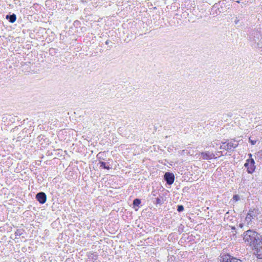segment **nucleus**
<instances>
[{"instance_id": "obj_23", "label": "nucleus", "mask_w": 262, "mask_h": 262, "mask_svg": "<svg viewBox=\"0 0 262 262\" xmlns=\"http://www.w3.org/2000/svg\"><path fill=\"white\" fill-rule=\"evenodd\" d=\"M12 141H13V142H15V143H16L15 144H14V143H12V145H13V146H18V145H18V144H19V141H17V140H15L14 139H12Z\"/></svg>"}, {"instance_id": "obj_20", "label": "nucleus", "mask_w": 262, "mask_h": 262, "mask_svg": "<svg viewBox=\"0 0 262 262\" xmlns=\"http://www.w3.org/2000/svg\"><path fill=\"white\" fill-rule=\"evenodd\" d=\"M184 210V207L183 205H178L177 207V211L179 212Z\"/></svg>"}, {"instance_id": "obj_5", "label": "nucleus", "mask_w": 262, "mask_h": 262, "mask_svg": "<svg viewBox=\"0 0 262 262\" xmlns=\"http://www.w3.org/2000/svg\"><path fill=\"white\" fill-rule=\"evenodd\" d=\"M220 262H243L242 260L232 255L225 253H222L220 256Z\"/></svg>"}, {"instance_id": "obj_15", "label": "nucleus", "mask_w": 262, "mask_h": 262, "mask_svg": "<svg viewBox=\"0 0 262 262\" xmlns=\"http://www.w3.org/2000/svg\"><path fill=\"white\" fill-rule=\"evenodd\" d=\"M99 164H100V167H102L103 169H106L108 170L111 168V167L108 165H106V163L104 162L100 161Z\"/></svg>"}, {"instance_id": "obj_14", "label": "nucleus", "mask_w": 262, "mask_h": 262, "mask_svg": "<svg viewBox=\"0 0 262 262\" xmlns=\"http://www.w3.org/2000/svg\"><path fill=\"white\" fill-rule=\"evenodd\" d=\"M108 154V151H104L103 152H99L97 155V157L98 159L100 160H105V157H106V154Z\"/></svg>"}, {"instance_id": "obj_12", "label": "nucleus", "mask_w": 262, "mask_h": 262, "mask_svg": "<svg viewBox=\"0 0 262 262\" xmlns=\"http://www.w3.org/2000/svg\"><path fill=\"white\" fill-rule=\"evenodd\" d=\"M249 142L250 143L251 145L258 146L259 143V141L255 137L251 136L249 138Z\"/></svg>"}, {"instance_id": "obj_22", "label": "nucleus", "mask_w": 262, "mask_h": 262, "mask_svg": "<svg viewBox=\"0 0 262 262\" xmlns=\"http://www.w3.org/2000/svg\"><path fill=\"white\" fill-rule=\"evenodd\" d=\"M233 199L235 201H237L239 200V196L237 194L234 195L233 196Z\"/></svg>"}, {"instance_id": "obj_10", "label": "nucleus", "mask_w": 262, "mask_h": 262, "mask_svg": "<svg viewBox=\"0 0 262 262\" xmlns=\"http://www.w3.org/2000/svg\"><path fill=\"white\" fill-rule=\"evenodd\" d=\"M257 247H254L252 249L255 250L257 257L258 258H262V240L261 243L258 244Z\"/></svg>"}, {"instance_id": "obj_19", "label": "nucleus", "mask_w": 262, "mask_h": 262, "mask_svg": "<svg viewBox=\"0 0 262 262\" xmlns=\"http://www.w3.org/2000/svg\"><path fill=\"white\" fill-rule=\"evenodd\" d=\"M49 53L50 55H54L57 53V52L55 49L50 48L49 49Z\"/></svg>"}, {"instance_id": "obj_24", "label": "nucleus", "mask_w": 262, "mask_h": 262, "mask_svg": "<svg viewBox=\"0 0 262 262\" xmlns=\"http://www.w3.org/2000/svg\"><path fill=\"white\" fill-rule=\"evenodd\" d=\"M188 152L187 150H182L181 152V155H188Z\"/></svg>"}, {"instance_id": "obj_3", "label": "nucleus", "mask_w": 262, "mask_h": 262, "mask_svg": "<svg viewBox=\"0 0 262 262\" xmlns=\"http://www.w3.org/2000/svg\"><path fill=\"white\" fill-rule=\"evenodd\" d=\"M257 210L254 209H250L244 221V224L245 226H252L254 223L253 221V220H254L255 218L256 217L257 215Z\"/></svg>"}, {"instance_id": "obj_16", "label": "nucleus", "mask_w": 262, "mask_h": 262, "mask_svg": "<svg viewBox=\"0 0 262 262\" xmlns=\"http://www.w3.org/2000/svg\"><path fill=\"white\" fill-rule=\"evenodd\" d=\"M141 204V200L139 199H136L133 201V205L134 206H139Z\"/></svg>"}, {"instance_id": "obj_11", "label": "nucleus", "mask_w": 262, "mask_h": 262, "mask_svg": "<svg viewBox=\"0 0 262 262\" xmlns=\"http://www.w3.org/2000/svg\"><path fill=\"white\" fill-rule=\"evenodd\" d=\"M16 15L14 13L6 16V18L11 23H14L16 21Z\"/></svg>"}, {"instance_id": "obj_8", "label": "nucleus", "mask_w": 262, "mask_h": 262, "mask_svg": "<svg viewBox=\"0 0 262 262\" xmlns=\"http://www.w3.org/2000/svg\"><path fill=\"white\" fill-rule=\"evenodd\" d=\"M164 179L167 184L171 185L174 182V176L173 173L167 172L165 173Z\"/></svg>"}, {"instance_id": "obj_28", "label": "nucleus", "mask_w": 262, "mask_h": 262, "mask_svg": "<svg viewBox=\"0 0 262 262\" xmlns=\"http://www.w3.org/2000/svg\"><path fill=\"white\" fill-rule=\"evenodd\" d=\"M60 149V148H57V149H54V151H55V152H56V151H59Z\"/></svg>"}, {"instance_id": "obj_6", "label": "nucleus", "mask_w": 262, "mask_h": 262, "mask_svg": "<svg viewBox=\"0 0 262 262\" xmlns=\"http://www.w3.org/2000/svg\"><path fill=\"white\" fill-rule=\"evenodd\" d=\"M244 166L247 168V171L249 173H253L255 168L254 161L253 159L247 160Z\"/></svg>"}, {"instance_id": "obj_26", "label": "nucleus", "mask_w": 262, "mask_h": 262, "mask_svg": "<svg viewBox=\"0 0 262 262\" xmlns=\"http://www.w3.org/2000/svg\"><path fill=\"white\" fill-rule=\"evenodd\" d=\"M234 21L235 24H237L239 21V19L237 18V17H236Z\"/></svg>"}, {"instance_id": "obj_27", "label": "nucleus", "mask_w": 262, "mask_h": 262, "mask_svg": "<svg viewBox=\"0 0 262 262\" xmlns=\"http://www.w3.org/2000/svg\"><path fill=\"white\" fill-rule=\"evenodd\" d=\"M244 225H245L244 224V222L243 223L239 224V227L241 228H243Z\"/></svg>"}, {"instance_id": "obj_29", "label": "nucleus", "mask_w": 262, "mask_h": 262, "mask_svg": "<svg viewBox=\"0 0 262 262\" xmlns=\"http://www.w3.org/2000/svg\"><path fill=\"white\" fill-rule=\"evenodd\" d=\"M109 42L110 41L108 40H107L106 41H105V44L106 45H108L109 43Z\"/></svg>"}, {"instance_id": "obj_25", "label": "nucleus", "mask_w": 262, "mask_h": 262, "mask_svg": "<svg viewBox=\"0 0 262 262\" xmlns=\"http://www.w3.org/2000/svg\"><path fill=\"white\" fill-rule=\"evenodd\" d=\"M216 155L220 157L221 155H223V154L222 151H218L217 153L216 154Z\"/></svg>"}, {"instance_id": "obj_21", "label": "nucleus", "mask_w": 262, "mask_h": 262, "mask_svg": "<svg viewBox=\"0 0 262 262\" xmlns=\"http://www.w3.org/2000/svg\"><path fill=\"white\" fill-rule=\"evenodd\" d=\"M257 47L258 48H262V37H261L260 39L257 43Z\"/></svg>"}, {"instance_id": "obj_1", "label": "nucleus", "mask_w": 262, "mask_h": 262, "mask_svg": "<svg viewBox=\"0 0 262 262\" xmlns=\"http://www.w3.org/2000/svg\"><path fill=\"white\" fill-rule=\"evenodd\" d=\"M243 240L247 246L253 248L261 243L262 235L255 230L249 229L243 233Z\"/></svg>"}, {"instance_id": "obj_18", "label": "nucleus", "mask_w": 262, "mask_h": 262, "mask_svg": "<svg viewBox=\"0 0 262 262\" xmlns=\"http://www.w3.org/2000/svg\"><path fill=\"white\" fill-rule=\"evenodd\" d=\"M23 230L21 229H18L15 232V234L16 236H20L23 233Z\"/></svg>"}, {"instance_id": "obj_17", "label": "nucleus", "mask_w": 262, "mask_h": 262, "mask_svg": "<svg viewBox=\"0 0 262 262\" xmlns=\"http://www.w3.org/2000/svg\"><path fill=\"white\" fill-rule=\"evenodd\" d=\"M155 203L156 204L161 205L163 203L162 198H156Z\"/></svg>"}, {"instance_id": "obj_4", "label": "nucleus", "mask_w": 262, "mask_h": 262, "mask_svg": "<svg viewBox=\"0 0 262 262\" xmlns=\"http://www.w3.org/2000/svg\"><path fill=\"white\" fill-rule=\"evenodd\" d=\"M35 142L38 147H46L51 143L49 140L42 135L38 136Z\"/></svg>"}, {"instance_id": "obj_13", "label": "nucleus", "mask_w": 262, "mask_h": 262, "mask_svg": "<svg viewBox=\"0 0 262 262\" xmlns=\"http://www.w3.org/2000/svg\"><path fill=\"white\" fill-rule=\"evenodd\" d=\"M10 142V140H8V139H5L4 140H1L0 142V146L1 147H5V146H8L10 147H12V145L10 144H8Z\"/></svg>"}, {"instance_id": "obj_9", "label": "nucleus", "mask_w": 262, "mask_h": 262, "mask_svg": "<svg viewBox=\"0 0 262 262\" xmlns=\"http://www.w3.org/2000/svg\"><path fill=\"white\" fill-rule=\"evenodd\" d=\"M36 199L40 204H42L46 202L47 196L45 193L40 192L36 194Z\"/></svg>"}, {"instance_id": "obj_2", "label": "nucleus", "mask_w": 262, "mask_h": 262, "mask_svg": "<svg viewBox=\"0 0 262 262\" xmlns=\"http://www.w3.org/2000/svg\"><path fill=\"white\" fill-rule=\"evenodd\" d=\"M247 145V143L245 142L242 139H231L227 140H223V141L214 140L211 143V144L209 147H214L215 146H219V147H237L238 146H242L244 147Z\"/></svg>"}, {"instance_id": "obj_7", "label": "nucleus", "mask_w": 262, "mask_h": 262, "mask_svg": "<svg viewBox=\"0 0 262 262\" xmlns=\"http://www.w3.org/2000/svg\"><path fill=\"white\" fill-rule=\"evenodd\" d=\"M200 155L201 156V158L204 160H210L216 158L215 154L209 151L202 152L200 153Z\"/></svg>"}]
</instances>
